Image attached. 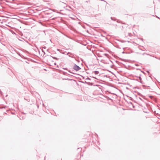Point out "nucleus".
I'll list each match as a JSON object with an SVG mask.
<instances>
[{"mask_svg":"<svg viewBox=\"0 0 160 160\" xmlns=\"http://www.w3.org/2000/svg\"><path fill=\"white\" fill-rule=\"evenodd\" d=\"M150 97L151 98L152 97V96H150Z\"/></svg>","mask_w":160,"mask_h":160,"instance_id":"obj_7","label":"nucleus"},{"mask_svg":"<svg viewBox=\"0 0 160 160\" xmlns=\"http://www.w3.org/2000/svg\"><path fill=\"white\" fill-rule=\"evenodd\" d=\"M2 0H0V1H2Z\"/></svg>","mask_w":160,"mask_h":160,"instance_id":"obj_8","label":"nucleus"},{"mask_svg":"<svg viewBox=\"0 0 160 160\" xmlns=\"http://www.w3.org/2000/svg\"><path fill=\"white\" fill-rule=\"evenodd\" d=\"M94 73L95 74L97 75L99 73V72L98 71H96L94 72Z\"/></svg>","mask_w":160,"mask_h":160,"instance_id":"obj_2","label":"nucleus"},{"mask_svg":"<svg viewBox=\"0 0 160 160\" xmlns=\"http://www.w3.org/2000/svg\"><path fill=\"white\" fill-rule=\"evenodd\" d=\"M73 68L77 71H78L81 69V68L76 64L74 65Z\"/></svg>","mask_w":160,"mask_h":160,"instance_id":"obj_1","label":"nucleus"},{"mask_svg":"<svg viewBox=\"0 0 160 160\" xmlns=\"http://www.w3.org/2000/svg\"><path fill=\"white\" fill-rule=\"evenodd\" d=\"M156 17H157V18H158L160 19V18H159L158 17L156 16Z\"/></svg>","mask_w":160,"mask_h":160,"instance_id":"obj_5","label":"nucleus"},{"mask_svg":"<svg viewBox=\"0 0 160 160\" xmlns=\"http://www.w3.org/2000/svg\"><path fill=\"white\" fill-rule=\"evenodd\" d=\"M111 18L112 19V20H113V19L112 18V17H111Z\"/></svg>","mask_w":160,"mask_h":160,"instance_id":"obj_4","label":"nucleus"},{"mask_svg":"<svg viewBox=\"0 0 160 160\" xmlns=\"http://www.w3.org/2000/svg\"><path fill=\"white\" fill-rule=\"evenodd\" d=\"M52 58L57 60H58V58H56V57H52Z\"/></svg>","mask_w":160,"mask_h":160,"instance_id":"obj_3","label":"nucleus"},{"mask_svg":"<svg viewBox=\"0 0 160 160\" xmlns=\"http://www.w3.org/2000/svg\"><path fill=\"white\" fill-rule=\"evenodd\" d=\"M156 17H157V18H158L160 19V18H159L158 17L156 16Z\"/></svg>","mask_w":160,"mask_h":160,"instance_id":"obj_6","label":"nucleus"}]
</instances>
